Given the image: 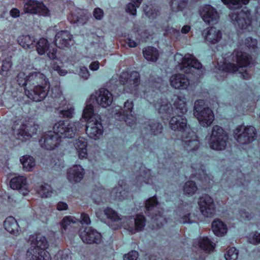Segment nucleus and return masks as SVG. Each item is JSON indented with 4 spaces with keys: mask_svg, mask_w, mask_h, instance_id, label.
Instances as JSON below:
<instances>
[{
    "mask_svg": "<svg viewBox=\"0 0 260 260\" xmlns=\"http://www.w3.org/2000/svg\"><path fill=\"white\" fill-rule=\"evenodd\" d=\"M83 125L82 120L75 122L59 120L53 125V131L43 135L39 141L40 145L45 149L53 150L59 146L61 138H73Z\"/></svg>",
    "mask_w": 260,
    "mask_h": 260,
    "instance_id": "nucleus-1",
    "label": "nucleus"
},
{
    "mask_svg": "<svg viewBox=\"0 0 260 260\" xmlns=\"http://www.w3.org/2000/svg\"><path fill=\"white\" fill-rule=\"evenodd\" d=\"M19 83L21 84V83ZM22 84L27 86L25 88V95L35 102L43 100L47 95L50 87L49 82L46 76L40 72L30 73Z\"/></svg>",
    "mask_w": 260,
    "mask_h": 260,
    "instance_id": "nucleus-2",
    "label": "nucleus"
},
{
    "mask_svg": "<svg viewBox=\"0 0 260 260\" xmlns=\"http://www.w3.org/2000/svg\"><path fill=\"white\" fill-rule=\"evenodd\" d=\"M233 62L226 61L219 67L225 72L235 73L239 72L243 78L248 79L250 75L248 74L244 68L247 67L251 63V57L245 52L235 51L231 56Z\"/></svg>",
    "mask_w": 260,
    "mask_h": 260,
    "instance_id": "nucleus-3",
    "label": "nucleus"
},
{
    "mask_svg": "<svg viewBox=\"0 0 260 260\" xmlns=\"http://www.w3.org/2000/svg\"><path fill=\"white\" fill-rule=\"evenodd\" d=\"M229 140V136L225 131L219 125L213 126L208 139L210 148L217 151L225 149Z\"/></svg>",
    "mask_w": 260,
    "mask_h": 260,
    "instance_id": "nucleus-4",
    "label": "nucleus"
},
{
    "mask_svg": "<svg viewBox=\"0 0 260 260\" xmlns=\"http://www.w3.org/2000/svg\"><path fill=\"white\" fill-rule=\"evenodd\" d=\"M193 114L203 127H207L210 126L214 120V114L212 110L205 105L203 100L195 102Z\"/></svg>",
    "mask_w": 260,
    "mask_h": 260,
    "instance_id": "nucleus-5",
    "label": "nucleus"
},
{
    "mask_svg": "<svg viewBox=\"0 0 260 260\" xmlns=\"http://www.w3.org/2000/svg\"><path fill=\"white\" fill-rule=\"evenodd\" d=\"M256 131L252 126H238L233 132V137L237 142L241 145L248 144L255 139Z\"/></svg>",
    "mask_w": 260,
    "mask_h": 260,
    "instance_id": "nucleus-6",
    "label": "nucleus"
},
{
    "mask_svg": "<svg viewBox=\"0 0 260 260\" xmlns=\"http://www.w3.org/2000/svg\"><path fill=\"white\" fill-rule=\"evenodd\" d=\"M230 17L236 27L246 31L252 29V16L250 12L244 8L239 13L233 12Z\"/></svg>",
    "mask_w": 260,
    "mask_h": 260,
    "instance_id": "nucleus-7",
    "label": "nucleus"
},
{
    "mask_svg": "<svg viewBox=\"0 0 260 260\" xmlns=\"http://www.w3.org/2000/svg\"><path fill=\"white\" fill-rule=\"evenodd\" d=\"M174 60L178 64L180 70L188 74L191 73L192 69L202 68V64L192 54H186L183 57L180 53L174 55Z\"/></svg>",
    "mask_w": 260,
    "mask_h": 260,
    "instance_id": "nucleus-8",
    "label": "nucleus"
},
{
    "mask_svg": "<svg viewBox=\"0 0 260 260\" xmlns=\"http://www.w3.org/2000/svg\"><path fill=\"white\" fill-rule=\"evenodd\" d=\"M119 82L124 85V90L126 92H132L136 90L140 83V75L136 71L131 73L122 72L119 76Z\"/></svg>",
    "mask_w": 260,
    "mask_h": 260,
    "instance_id": "nucleus-9",
    "label": "nucleus"
},
{
    "mask_svg": "<svg viewBox=\"0 0 260 260\" xmlns=\"http://www.w3.org/2000/svg\"><path fill=\"white\" fill-rule=\"evenodd\" d=\"M103 133V126L101 122V118L99 115H95L86 123V133L88 136L93 139L100 138Z\"/></svg>",
    "mask_w": 260,
    "mask_h": 260,
    "instance_id": "nucleus-10",
    "label": "nucleus"
},
{
    "mask_svg": "<svg viewBox=\"0 0 260 260\" xmlns=\"http://www.w3.org/2000/svg\"><path fill=\"white\" fill-rule=\"evenodd\" d=\"M24 13L38 14L44 16L49 15V11L43 3L35 0H26L24 3Z\"/></svg>",
    "mask_w": 260,
    "mask_h": 260,
    "instance_id": "nucleus-11",
    "label": "nucleus"
},
{
    "mask_svg": "<svg viewBox=\"0 0 260 260\" xmlns=\"http://www.w3.org/2000/svg\"><path fill=\"white\" fill-rule=\"evenodd\" d=\"M199 205L202 215L206 217L213 216L215 213V205L213 199L205 194L199 199Z\"/></svg>",
    "mask_w": 260,
    "mask_h": 260,
    "instance_id": "nucleus-12",
    "label": "nucleus"
},
{
    "mask_svg": "<svg viewBox=\"0 0 260 260\" xmlns=\"http://www.w3.org/2000/svg\"><path fill=\"white\" fill-rule=\"evenodd\" d=\"M181 141L183 148L189 152L197 150L200 146L198 137L193 132L184 133L182 136Z\"/></svg>",
    "mask_w": 260,
    "mask_h": 260,
    "instance_id": "nucleus-13",
    "label": "nucleus"
},
{
    "mask_svg": "<svg viewBox=\"0 0 260 260\" xmlns=\"http://www.w3.org/2000/svg\"><path fill=\"white\" fill-rule=\"evenodd\" d=\"M54 41L59 48H68L73 44V37L68 30H60L56 33Z\"/></svg>",
    "mask_w": 260,
    "mask_h": 260,
    "instance_id": "nucleus-14",
    "label": "nucleus"
},
{
    "mask_svg": "<svg viewBox=\"0 0 260 260\" xmlns=\"http://www.w3.org/2000/svg\"><path fill=\"white\" fill-rule=\"evenodd\" d=\"M80 237L84 243L87 244L99 243L101 241L102 236L100 233L91 227H86L81 230Z\"/></svg>",
    "mask_w": 260,
    "mask_h": 260,
    "instance_id": "nucleus-15",
    "label": "nucleus"
},
{
    "mask_svg": "<svg viewBox=\"0 0 260 260\" xmlns=\"http://www.w3.org/2000/svg\"><path fill=\"white\" fill-rule=\"evenodd\" d=\"M39 125L35 124H23L18 129L16 135L17 139L24 141L30 139L37 134Z\"/></svg>",
    "mask_w": 260,
    "mask_h": 260,
    "instance_id": "nucleus-16",
    "label": "nucleus"
},
{
    "mask_svg": "<svg viewBox=\"0 0 260 260\" xmlns=\"http://www.w3.org/2000/svg\"><path fill=\"white\" fill-rule=\"evenodd\" d=\"M202 36L206 43L215 44L218 43L222 38V32L215 27H208L202 32Z\"/></svg>",
    "mask_w": 260,
    "mask_h": 260,
    "instance_id": "nucleus-17",
    "label": "nucleus"
},
{
    "mask_svg": "<svg viewBox=\"0 0 260 260\" xmlns=\"http://www.w3.org/2000/svg\"><path fill=\"white\" fill-rule=\"evenodd\" d=\"M68 19L71 23L77 25H83L88 19L87 12L85 10L75 8L71 11Z\"/></svg>",
    "mask_w": 260,
    "mask_h": 260,
    "instance_id": "nucleus-18",
    "label": "nucleus"
},
{
    "mask_svg": "<svg viewBox=\"0 0 260 260\" xmlns=\"http://www.w3.org/2000/svg\"><path fill=\"white\" fill-rule=\"evenodd\" d=\"M95 98L96 103L102 107L109 106L113 101L112 93L107 89L102 88L95 92Z\"/></svg>",
    "mask_w": 260,
    "mask_h": 260,
    "instance_id": "nucleus-19",
    "label": "nucleus"
},
{
    "mask_svg": "<svg viewBox=\"0 0 260 260\" xmlns=\"http://www.w3.org/2000/svg\"><path fill=\"white\" fill-rule=\"evenodd\" d=\"M169 82L173 88L181 90L186 89L190 83L188 78L182 74H175L172 75L170 78Z\"/></svg>",
    "mask_w": 260,
    "mask_h": 260,
    "instance_id": "nucleus-20",
    "label": "nucleus"
},
{
    "mask_svg": "<svg viewBox=\"0 0 260 260\" xmlns=\"http://www.w3.org/2000/svg\"><path fill=\"white\" fill-rule=\"evenodd\" d=\"M26 260H51V257L46 250L30 247L26 254Z\"/></svg>",
    "mask_w": 260,
    "mask_h": 260,
    "instance_id": "nucleus-21",
    "label": "nucleus"
},
{
    "mask_svg": "<svg viewBox=\"0 0 260 260\" xmlns=\"http://www.w3.org/2000/svg\"><path fill=\"white\" fill-rule=\"evenodd\" d=\"M201 15L203 20L208 24H216L219 19L216 10L210 5H207L203 8Z\"/></svg>",
    "mask_w": 260,
    "mask_h": 260,
    "instance_id": "nucleus-22",
    "label": "nucleus"
},
{
    "mask_svg": "<svg viewBox=\"0 0 260 260\" xmlns=\"http://www.w3.org/2000/svg\"><path fill=\"white\" fill-rule=\"evenodd\" d=\"M191 168L193 171V175L202 181L203 184L206 187L210 186V181H212V179L211 176L206 173L204 167L200 163H196L192 165Z\"/></svg>",
    "mask_w": 260,
    "mask_h": 260,
    "instance_id": "nucleus-23",
    "label": "nucleus"
},
{
    "mask_svg": "<svg viewBox=\"0 0 260 260\" xmlns=\"http://www.w3.org/2000/svg\"><path fill=\"white\" fill-rule=\"evenodd\" d=\"M183 115H178L171 118L169 122V126L172 130L185 133V131L187 128V119Z\"/></svg>",
    "mask_w": 260,
    "mask_h": 260,
    "instance_id": "nucleus-24",
    "label": "nucleus"
},
{
    "mask_svg": "<svg viewBox=\"0 0 260 260\" xmlns=\"http://www.w3.org/2000/svg\"><path fill=\"white\" fill-rule=\"evenodd\" d=\"M127 230L132 234L142 231L145 226L146 220L143 215H137L135 218L128 219Z\"/></svg>",
    "mask_w": 260,
    "mask_h": 260,
    "instance_id": "nucleus-25",
    "label": "nucleus"
},
{
    "mask_svg": "<svg viewBox=\"0 0 260 260\" xmlns=\"http://www.w3.org/2000/svg\"><path fill=\"white\" fill-rule=\"evenodd\" d=\"M134 105L132 101L127 100L125 102L124 109L122 111V119L129 126H132L136 122V118L133 111Z\"/></svg>",
    "mask_w": 260,
    "mask_h": 260,
    "instance_id": "nucleus-26",
    "label": "nucleus"
},
{
    "mask_svg": "<svg viewBox=\"0 0 260 260\" xmlns=\"http://www.w3.org/2000/svg\"><path fill=\"white\" fill-rule=\"evenodd\" d=\"M10 185L11 188L18 190L23 196L27 194V184L26 179L24 177L19 176L13 178L10 181Z\"/></svg>",
    "mask_w": 260,
    "mask_h": 260,
    "instance_id": "nucleus-27",
    "label": "nucleus"
},
{
    "mask_svg": "<svg viewBox=\"0 0 260 260\" xmlns=\"http://www.w3.org/2000/svg\"><path fill=\"white\" fill-rule=\"evenodd\" d=\"M84 170L80 165H74L68 170L67 178L71 183L79 182L83 178Z\"/></svg>",
    "mask_w": 260,
    "mask_h": 260,
    "instance_id": "nucleus-28",
    "label": "nucleus"
},
{
    "mask_svg": "<svg viewBox=\"0 0 260 260\" xmlns=\"http://www.w3.org/2000/svg\"><path fill=\"white\" fill-rule=\"evenodd\" d=\"M28 241L31 245V247H33L34 248H39L46 250V249L48 246L46 238L40 234L30 236Z\"/></svg>",
    "mask_w": 260,
    "mask_h": 260,
    "instance_id": "nucleus-29",
    "label": "nucleus"
},
{
    "mask_svg": "<svg viewBox=\"0 0 260 260\" xmlns=\"http://www.w3.org/2000/svg\"><path fill=\"white\" fill-rule=\"evenodd\" d=\"M74 146L77 151L78 157L80 159L86 158L87 156V143L85 138L79 137L78 139H76L74 143Z\"/></svg>",
    "mask_w": 260,
    "mask_h": 260,
    "instance_id": "nucleus-30",
    "label": "nucleus"
},
{
    "mask_svg": "<svg viewBox=\"0 0 260 260\" xmlns=\"http://www.w3.org/2000/svg\"><path fill=\"white\" fill-rule=\"evenodd\" d=\"M4 226L9 233L17 235L19 232V225L16 220L12 216L7 217L4 221Z\"/></svg>",
    "mask_w": 260,
    "mask_h": 260,
    "instance_id": "nucleus-31",
    "label": "nucleus"
},
{
    "mask_svg": "<svg viewBox=\"0 0 260 260\" xmlns=\"http://www.w3.org/2000/svg\"><path fill=\"white\" fill-rule=\"evenodd\" d=\"M174 106L176 108V113L184 114L187 112L185 98L184 96L175 95L173 98Z\"/></svg>",
    "mask_w": 260,
    "mask_h": 260,
    "instance_id": "nucleus-32",
    "label": "nucleus"
},
{
    "mask_svg": "<svg viewBox=\"0 0 260 260\" xmlns=\"http://www.w3.org/2000/svg\"><path fill=\"white\" fill-rule=\"evenodd\" d=\"M139 171L137 174V179L139 182H144L146 183H150L151 182V175L150 170L147 169L145 167L142 165H140Z\"/></svg>",
    "mask_w": 260,
    "mask_h": 260,
    "instance_id": "nucleus-33",
    "label": "nucleus"
},
{
    "mask_svg": "<svg viewBox=\"0 0 260 260\" xmlns=\"http://www.w3.org/2000/svg\"><path fill=\"white\" fill-rule=\"evenodd\" d=\"M213 233L217 236H222L227 232L226 225L220 219L214 220L212 223Z\"/></svg>",
    "mask_w": 260,
    "mask_h": 260,
    "instance_id": "nucleus-34",
    "label": "nucleus"
},
{
    "mask_svg": "<svg viewBox=\"0 0 260 260\" xmlns=\"http://www.w3.org/2000/svg\"><path fill=\"white\" fill-rule=\"evenodd\" d=\"M18 43L23 48L32 49L35 47V39L30 35H22L19 37L17 40Z\"/></svg>",
    "mask_w": 260,
    "mask_h": 260,
    "instance_id": "nucleus-35",
    "label": "nucleus"
},
{
    "mask_svg": "<svg viewBox=\"0 0 260 260\" xmlns=\"http://www.w3.org/2000/svg\"><path fill=\"white\" fill-rule=\"evenodd\" d=\"M145 125L144 128H146L147 131L152 135H157L162 132V125L156 121L151 120L149 121L148 124H145Z\"/></svg>",
    "mask_w": 260,
    "mask_h": 260,
    "instance_id": "nucleus-36",
    "label": "nucleus"
},
{
    "mask_svg": "<svg viewBox=\"0 0 260 260\" xmlns=\"http://www.w3.org/2000/svg\"><path fill=\"white\" fill-rule=\"evenodd\" d=\"M20 161L23 165V170L25 171H31L36 166L35 160L30 155H24L20 157Z\"/></svg>",
    "mask_w": 260,
    "mask_h": 260,
    "instance_id": "nucleus-37",
    "label": "nucleus"
},
{
    "mask_svg": "<svg viewBox=\"0 0 260 260\" xmlns=\"http://www.w3.org/2000/svg\"><path fill=\"white\" fill-rule=\"evenodd\" d=\"M144 57L148 61H156L159 54L158 50L154 47H148L143 50Z\"/></svg>",
    "mask_w": 260,
    "mask_h": 260,
    "instance_id": "nucleus-38",
    "label": "nucleus"
},
{
    "mask_svg": "<svg viewBox=\"0 0 260 260\" xmlns=\"http://www.w3.org/2000/svg\"><path fill=\"white\" fill-rule=\"evenodd\" d=\"M127 191L121 185L114 188L111 192V197L113 200H122L127 196Z\"/></svg>",
    "mask_w": 260,
    "mask_h": 260,
    "instance_id": "nucleus-39",
    "label": "nucleus"
},
{
    "mask_svg": "<svg viewBox=\"0 0 260 260\" xmlns=\"http://www.w3.org/2000/svg\"><path fill=\"white\" fill-rule=\"evenodd\" d=\"M198 245L202 249L206 252H209L214 248L213 243L208 237L201 238L198 241Z\"/></svg>",
    "mask_w": 260,
    "mask_h": 260,
    "instance_id": "nucleus-40",
    "label": "nucleus"
},
{
    "mask_svg": "<svg viewBox=\"0 0 260 260\" xmlns=\"http://www.w3.org/2000/svg\"><path fill=\"white\" fill-rule=\"evenodd\" d=\"M36 50L40 55H44L49 48L48 41L45 38H41L35 44Z\"/></svg>",
    "mask_w": 260,
    "mask_h": 260,
    "instance_id": "nucleus-41",
    "label": "nucleus"
},
{
    "mask_svg": "<svg viewBox=\"0 0 260 260\" xmlns=\"http://www.w3.org/2000/svg\"><path fill=\"white\" fill-rule=\"evenodd\" d=\"M78 220L72 216H67L62 219L60 225L62 230L66 231L70 229L72 225L77 222Z\"/></svg>",
    "mask_w": 260,
    "mask_h": 260,
    "instance_id": "nucleus-42",
    "label": "nucleus"
},
{
    "mask_svg": "<svg viewBox=\"0 0 260 260\" xmlns=\"http://www.w3.org/2000/svg\"><path fill=\"white\" fill-rule=\"evenodd\" d=\"M230 9H236L241 7L242 5H247L249 0H221Z\"/></svg>",
    "mask_w": 260,
    "mask_h": 260,
    "instance_id": "nucleus-43",
    "label": "nucleus"
},
{
    "mask_svg": "<svg viewBox=\"0 0 260 260\" xmlns=\"http://www.w3.org/2000/svg\"><path fill=\"white\" fill-rule=\"evenodd\" d=\"M198 187L193 181L186 182L183 186L184 193L188 196H191L197 191Z\"/></svg>",
    "mask_w": 260,
    "mask_h": 260,
    "instance_id": "nucleus-44",
    "label": "nucleus"
},
{
    "mask_svg": "<svg viewBox=\"0 0 260 260\" xmlns=\"http://www.w3.org/2000/svg\"><path fill=\"white\" fill-rule=\"evenodd\" d=\"M38 193L43 198L50 197L52 193V188L49 184L43 183L38 189Z\"/></svg>",
    "mask_w": 260,
    "mask_h": 260,
    "instance_id": "nucleus-45",
    "label": "nucleus"
},
{
    "mask_svg": "<svg viewBox=\"0 0 260 260\" xmlns=\"http://www.w3.org/2000/svg\"><path fill=\"white\" fill-rule=\"evenodd\" d=\"M155 107L159 113H169L172 109L171 104L167 101H163L155 104Z\"/></svg>",
    "mask_w": 260,
    "mask_h": 260,
    "instance_id": "nucleus-46",
    "label": "nucleus"
},
{
    "mask_svg": "<svg viewBox=\"0 0 260 260\" xmlns=\"http://www.w3.org/2000/svg\"><path fill=\"white\" fill-rule=\"evenodd\" d=\"M187 4V0H172V9L174 11L182 10L185 8Z\"/></svg>",
    "mask_w": 260,
    "mask_h": 260,
    "instance_id": "nucleus-47",
    "label": "nucleus"
},
{
    "mask_svg": "<svg viewBox=\"0 0 260 260\" xmlns=\"http://www.w3.org/2000/svg\"><path fill=\"white\" fill-rule=\"evenodd\" d=\"M12 61L10 58H7L3 60L0 74L3 75H7L12 67Z\"/></svg>",
    "mask_w": 260,
    "mask_h": 260,
    "instance_id": "nucleus-48",
    "label": "nucleus"
},
{
    "mask_svg": "<svg viewBox=\"0 0 260 260\" xmlns=\"http://www.w3.org/2000/svg\"><path fill=\"white\" fill-rule=\"evenodd\" d=\"M157 213H155L152 216V220L154 223H155L157 228L162 226L164 223L166 222V219L161 214V211H157Z\"/></svg>",
    "mask_w": 260,
    "mask_h": 260,
    "instance_id": "nucleus-49",
    "label": "nucleus"
},
{
    "mask_svg": "<svg viewBox=\"0 0 260 260\" xmlns=\"http://www.w3.org/2000/svg\"><path fill=\"white\" fill-rule=\"evenodd\" d=\"M142 1V0H134V3H128L126 8V11L132 15H136V9L139 7Z\"/></svg>",
    "mask_w": 260,
    "mask_h": 260,
    "instance_id": "nucleus-50",
    "label": "nucleus"
},
{
    "mask_svg": "<svg viewBox=\"0 0 260 260\" xmlns=\"http://www.w3.org/2000/svg\"><path fill=\"white\" fill-rule=\"evenodd\" d=\"M74 111L73 106L69 104L66 108L60 110V114L63 118H72L75 114Z\"/></svg>",
    "mask_w": 260,
    "mask_h": 260,
    "instance_id": "nucleus-51",
    "label": "nucleus"
},
{
    "mask_svg": "<svg viewBox=\"0 0 260 260\" xmlns=\"http://www.w3.org/2000/svg\"><path fill=\"white\" fill-rule=\"evenodd\" d=\"M105 214L108 218L113 221H117L121 219L118 213L111 208H107L104 210Z\"/></svg>",
    "mask_w": 260,
    "mask_h": 260,
    "instance_id": "nucleus-52",
    "label": "nucleus"
},
{
    "mask_svg": "<svg viewBox=\"0 0 260 260\" xmlns=\"http://www.w3.org/2000/svg\"><path fill=\"white\" fill-rule=\"evenodd\" d=\"M158 202L154 197L148 199L145 203V208L147 211L155 210L157 207Z\"/></svg>",
    "mask_w": 260,
    "mask_h": 260,
    "instance_id": "nucleus-53",
    "label": "nucleus"
},
{
    "mask_svg": "<svg viewBox=\"0 0 260 260\" xmlns=\"http://www.w3.org/2000/svg\"><path fill=\"white\" fill-rule=\"evenodd\" d=\"M95 115L98 114L93 113V106L91 104L87 105L84 109L83 117L88 121Z\"/></svg>",
    "mask_w": 260,
    "mask_h": 260,
    "instance_id": "nucleus-54",
    "label": "nucleus"
},
{
    "mask_svg": "<svg viewBox=\"0 0 260 260\" xmlns=\"http://www.w3.org/2000/svg\"><path fill=\"white\" fill-rule=\"evenodd\" d=\"M238 256V250L235 247L230 248L224 255L226 260H236Z\"/></svg>",
    "mask_w": 260,
    "mask_h": 260,
    "instance_id": "nucleus-55",
    "label": "nucleus"
},
{
    "mask_svg": "<svg viewBox=\"0 0 260 260\" xmlns=\"http://www.w3.org/2000/svg\"><path fill=\"white\" fill-rule=\"evenodd\" d=\"M144 11L146 15L150 19L155 18L158 15V11L155 9H152L148 5L143 6Z\"/></svg>",
    "mask_w": 260,
    "mask_h": 260,
    "instance_id": "nucleus-56",
    "label": "nucleus"
},
{
    "mask_svg": "<svg viewBox=\"0 0 260 260\" xmlns=\"http://www.w3.org/2000/svg\"><path fill=\"white\" fill-rule=\"evenodd\" d=\"M249 243L253 244L260 243V233L256 232L250 234L248 237Z\"/></svg>",
    "mask_w": 260,
    "mask_h": 260,
    "instance_id": "nucleus-57",
    "label": "nucleus"
},
{
    "mask_svg": "<svg viewBox=\"0 0 260 260\" xmlns=\"http://www.w3.org/2000/svg\"><path fill=\"white\" fill-rule=\"evenodd\" d=\"M244 44L248 48L254 49L257 45V41L255 39L249 37L245 39Z\"/></svg>",
    "mask_w": 260,
    "mask_h": 260,
    "instance_id": "nucleus-58",
    "label": "nucleus"
},
{
    "mask_svg": "<svg viewBox=\"0 0 260 260\" xmlns=\"http://www.w3.org/2000/svg\"><path fill=\"white\" fill-rule=\"evenodd\" d=\"M195 221V219H193L192 216H190V213H187L180 218V222L182 223H191Z\"/></svg>",
    "mask_w": 260,
    "mask_h": 260,
    "instance_id": "nucleus-59",
    "label": "nucleus"
},
{
    "mask_svg": "<svg viewBox=\"0 0 260 260\" xmlns=\"http://www.w3.org/2000/svg\"><path fill=\"white\" fill-rule=\"evenodd\" d=\"M138 257V252L135 250H133L124 255L123 260H137Z\"/></svg>",
    "mask_w": 260,
    "mask_h": 260,
    "instance_id": "nucleus-60",
    "label": "nucleus"
},
{
    "mask_svg": "<svg viewBox=\"0 0 260 260\" xmlns=\"http://www.w3.org/2000/svg\"><path fill=\"white\" fill-rule=\"evenodd\" d=\"M79 75L85 80L88 79L90 76V74L87 68L85 67H81L80 69Z\"/></svg>",
    "mask_w": 260,
    "mask_h": 260,
    "instance_id": "nucleus-61",
    "label": "nucleus"
},
{
    "mask_svg": "<svg viewBox=\"0 0 260 260\" xmlns=\"http://www.w3.org/2000/svg\"><path fill=\"white\" fill-rule=\"evenodd\" d=\"M28 76H25V74L24 73H20L18 74L17 76V81L20 86H24V88H27V85L26 84H20L19 82L23 83L24 80H25L27 78Z\"/></svg>",
    "mask_w": 260,
    "mask_h": 260,
    "instance_id": "nucleus-62",
    "label": "nucleus"
},
{
    "mask_svg": "<svg viewBox=\"0 0 260 260\" xmlns=\"http://www.w3.org/2000/svg\"><path fill=\"white\" fill-rule=\"evenodd\" d=\"M56 256L57 260H70L71 259L67 251H59Z\"/></svg>",
    "mask_w": 260,
    "mask_h": 260,
    "instance_id": "nucleus-63",
    "label": "nucleus"
},
{
    "mask_svg": "<svg viewBox=\"0 0 260 260\" xmlns=\"http://www.w3.org/2000/svg\"><path fill=\"white\" fill-rule=\"evenodd\" d=\"M93 16L96 19H102L104 16L103 10L99 8H95L93 11Z\"/></svg>",
    "mask_w": 260,
    "mask_h": 260,
    "instance_id": "nucleus-64",
    "label": "nucleus"
}]
</instances>
